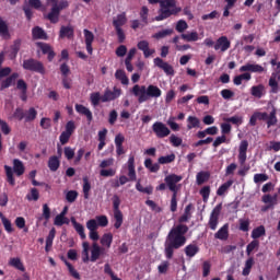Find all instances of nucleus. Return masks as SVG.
Returning a JSON list of instances; mask_svg holds the SVG:
<instances>
[{
  "label": "nucleus",
  "mask_w": 280,
  "mask_h": 280,
  "mask_svg": "<svg viewBox=\"0 0 280 280\" xmlns=\"http://www.w3.org/2000/svg\"><path fill=\"white\" fill-rule=\"evenodd\" d=\"M187 231H189V228L185 224H178L171 229L164 242V255L166 259H172L174 257V250H178V248H183L187 244V237L185 236L187 235Z\"/></svg>",
  "instance_id": "f257e3e1"
},
{
  "label": "nucleus",
  "mask_w": 280,
  "mask_h": 280,
  "mask_svg": "<svg viewBox=\"0 0 280 280\" xmlns=\"http://www.w3.org/2000/svg\"><path fill=\"white\" fill-rule=\"evenodd\" d=\"M131 93L132 95H135V97H138L139 104H143L150 98L159 100V97L163 95V91H161V88L154 84H149L148 86L136 84L131 89Z\"/></svg>",
  "instance_id": "f03ea898"
},
{
  "label": "nucleus",
  "mask_w": 280,
  "mask_h": 280,
  "mask_svg": "<svg viewBox=\"0 0 280 280\" xmlns=\"http://www.w3.org/2000/svg\"><path fill=\"white\" fill-rule=\"evenodd\" d=\"M151 5L160 3L159 15L154 18V21H165L170 16H176L180 12V8L176 7V0H148Z\"/></svg>",
  "instance_id": "7ed1b4c3"
},
{
  "label": "nucleus",
  "mask_w": 280,
  "mask_h": 280,
  "mask_svg": "<svg viewBox=\"0 0 280 280\" xmlns=\"http://www.w3.org/2000/svg\"><path fill=\"white\" fill-rule=\"evenodd\" d=\"M4 172L7 176V182L11 187H14L16 185V179H14L15 176H23L25 174V164H23V161L19 159H13V167L10 165H4Z\"/></svg>",
  "instance_id": "20e7f679"
},
{
  "label": "nucleus",
  "mask_w": 280,
  "mask_h": 280,
  "mask_svg": "<svg viewBox=\"0 0 280 280\" xmlns=\"http://www.w3.org/2000/svg\"><path fill=\"white\" fill-rule=\"evenodd\" d=\"M46 3L51 5L50 12L46 16L50 23H58L60 21V12L69 8V1L67 0H46Z\"/></svg>",
  "instance_id": "39448f33"
},
{
  "label": "nucleus",
  "mask_w": 280,
  "mask_h": 280,
  "mask_svg": "<svg viewBox=\"0 0 280 280\" xmlns=\"http://www.w3.org/2000/svg\"><path fill=\"white\" fill-rule=\"evenodd\" d=\"M128 170L127 176L126 175H120L118 180L120 185H126V183H133L137 180V171L135 168V155H130L126 165L124 166V170Z\"/></svg>",
  "instance_id": "423d86ee"
},
{
  "label": "nucleus",
  "mask_w": 280,
  "mask_h": 280,
  "mask_svg": "<svg viewBox=\"0 0 280 280\" xmlns=\"http://www.w3.org/2000/svg\"><path fill=\"white\" fill-rule=\"evenodd\" d=\"M22 67L24 71H31L32 73H40V75H45V66L34 58L24 59Z\"/></svg>",
  "instance_id": "0eeeda50"
},
{
  "label": "nucleus",
  "mask_w": 280,
  "mask_h": 280,
  "mask_svg": "<svg viewBox=\"0 0 280 280\" xmlns=\"http://www.w3.org/2000/svg\"><path fill=\"white\" fill-rule=\"evenodd\" d=\"M152 130L158 139H165V137H170L172 132L170 127L162 121H155L152 125Z\"/></svg>",
  "instance_id": "6e6552de"
},
{
  "label": "nucleus",
  "mask_w": 280,
  "mask_h": 280,
  "mask_svg": "<svg viewBox=\"0 0 280 280\" xmlns=\"http://www.w3.org/2000/svg\"><path fill=\"white\" fill-rule=\"evenodd\" d=\"M118 97H121V89L114 86L113 91L109 89L105 90L102 102L103 104H106V102H115Z\"/></svg>",
  "instance_id": "1a4fd4ad"
},
{
  "label": "nucleus",
  "mask_w": 280,
  "mask_h": 280,
  "mask_svg": "<svg viewBox=\"0 0 280 280\" xmlns=\"http://www.w3.org/2000/svg\"><path fill=\"white\" fill-rule=\"evenodd\" d=\"M170 191H173V194H178V188L176 187L177 183H180L183 180V176L171 174L164 178Z\"/></svg>",
  "instance_id": "9d476101"
},
{
  "label": "nucleus",
  "mask_w": 280,
  "mask_h": 280,
  "mask_svg": "<svg viewBox=\"0 0 280 280\" xmlns=\"http://www.w3.org/2000/svg\"><path fill=\"white\" fill-rule=\"evenodd\" d=\"M153 65L154 67L162 69V71H164L166 75H174V67L161 59V57H156L155 59H153Z\"/></svg>",
  "instance_id": "9b49d317"
},
{
  "label": "nucleus",
  "mask_w": 280,
  "mask_h": 280,
  "mask_svg": "<svg viewBox=\"0 0 280 280\" xmlns=\"http://www.w3.org/2000/svg\"><path fill=\"white\" fill-rule=\"evenodd\" d=\"M240 73L248 72V73H264L265 69L259 63H250L247 62L240 67Z\"/></svg>",
  "instance_id": "f8f14e48"
},
{
  "label": "nucleus",
  "mask_w": 280,
  "mask_h": 280,
  "mask_svg": "<svg viewBox=\"0 0 280 280\" xmlns=\"http://www.w3.org/2000/svg\"><path fill=\"white\" fill-rule=\"evenodd\" d=\"M231 49V40H229V37L226 36H221L217 39L214 43V50L215 51H229Z\"/></svg>",
  "instance_id": "ddd939ff"
},
{
  "label": "nucleus",
  "mask_w": 280,
  "mask_h": 280,
  "mask_svg": "<svg viewBox=\"0 0 280 280\" xmlns=\"http://www.w3.org/2000/svg\"><path fill=\"white\" fill-rule=\"evenodd\" d=\"M83 35L85 38V49L90 56H93V42L95 40V35L88 28L83 30Z\"/></svg>",
  "instance_id": "4468645a"
},
{
  "label": "nucleus",
  "mask_w": 280,
  "mask_h": 280,
  "mask_svg": "<svg viewBox=\"0 0 280 280\" xmlns=\"http://www.w3.org/2000/svg\"><path fill=\"white\" fill-rule=\"evenodd\" d=\"M222 211V205H218L211 212L209 219V226L212 231L218 229V218H220V212Z\"/></svg>",
  "instance_id": "2eb2a0df"
},
{
  "label": "nucleus",
  "mask_w": 280,
  "mask_h": 280,
  "mask_svg": "<svg viewBox=\"0 0 280 280\" xmlns=\"http://www.w3.org/2000/svg\"><path fill=\"white\" fill-rule=\"evenodd\" d=\"M19 78V73L14 72L7 79L2 80L0 83V91H5V89H10V86L14 85Z\"/></svg>",
  "instance_id": "dca6fc26"
},
{
  "label": "nucleus",
  "mask_w": 280,
  "mask_h": 280,
  "mask_svg": "<svg viewBox=\"0 0 280 280\" xmlns=\"http://www.w3.org/2000/svg\"><path fill=\"white\" fill-rule=\"evenodd\" d=\"M250 95L256 100H261L266 95V85L258 84L250 88Z\"/></svg>",
  "instance_id": "f3484780"
},
{
  "label": "nucleus",
  "mask_w": 280,
  "mask_h": 280,
  "mask_svg": "<svg viewBox=\"0 0 280 280\" xmlns=\"http://www.w3.org/2000/svg\"><path fill=\"white\" fill-rule=\"evenodd\" d=\"M280 72H272L269 79L271 93H279Z\"/></svg>",
  "instance_id": "a211bd4d"
},
{
  "label": "nucleus",
  "mask_w": 280,
  "mask_h": 280,
  "mask_svg": "<svg viewBox=\"0 0 280 280\" xmlns=\"http://www.w3.org/2000/svg\"><path fill=\"white\" fill-rule=\"evenodd\" d=\"M104 253V247L100 246L97 243H93L91 248V257L90 261L95 262L96 260L102 257V254Z\"/></svg>",
  "instance_id": "6ab92c4d"
},
{
  "label": "nucleus",
  "mask_w": 280,
  "mask_h": 280,
  "mask_svg": "<svg viewBox=\"0 0 280 280\" xmlns=\"http://www.w3.org/2000/svg\"><path fill=\"white\" fill-rule=\"evenodd\" d=\"M180 38L183 40H185L186 43H196V42L202 39L200 34H198V32H196V31H191V32H187V33H182Z\"/></svg>",
  "instance_id": "aec40b11"
},
{
  "label": "nucleus",
  "mask_w": 280,
  "mask_h": 280,
  "mask_svg": "<svg viewBox=\"0 0 280 280\" xmlns=\"http://www.w3.org/2000/svg\"><path fill=\"white\" fill-rule=\"evenodd\" d=\"M137 47L140 51H143L144 58H150L155 52L154 49H150V43L148 40H140Z\"/></svg>",
  "instance_id": "412c9836"
},
{
  "label": "nucleus",
  "mask_w": 280,
  "mask_h": 280,
  "mask_svg": "<svg viewBox=\"0 0 280 280\" xmlns=\"http://www.w3.org/2000/svg\"><path fill=\"white\" fill-rule=\"evenodd\" d=\"M75 34V30L71 25L61 26L59 31V38H73Z\"/></svg>",
  "instance_id": "4be33fe9"
},
{
  "label": "nucleus",
  "mask_w": 280,
  "mask_h": 280,
  "mask_svg": "<svg viewBox=\"0 0 280 280\" xmlns=\"http://www.w3.org/2000/svg\"><path fill=\"white\" fill-rule=\"evenodd\" d=\"M125 23H128V18H126V12H122L113 19V25L115 30H121Z\"/></svg>",
  "instance_id": "5701e85b"
},
{
  "label": "nucleus",
  "mask_w": 280,
  "mask_h": 280,
  "mask_svg": "<svg viewBox=\"0 0 280 280\" xmlns=\"http://www.w3.org/2000/svg\"><path fill=\"white\" fill-rule=\"evenodd\" d=\"M0 36L4 38V40L10 39V26L8 25V21L3 20L0 16Z\"/></svg>",
  "instance_id": "b1692460"
},
{
  "label": "nucleus",
  "mask_w": 280,
  "mask_h": 280,
  "mask_svg": "<svg viewBox=\"0 0 280 280\" xmlns=\"http://www.w3.org/2000/svg\"><path fill=\"white\" fill-rule=\"evenodd\" d=\"M261 201L265 205H268V208H273L279 202V196L277 194L275 195H264L261 198Z\"/></svg>",
  "instance_id": "393cba45"
},
{
  "label": "nucleus",
  "mask_w": 280,
  "mask_h": 280,
  "mask_svg": "<svg viewBox=\"0 0 280 280\" xmlns=\"http://www.w3.org/2000/svg\"><path fill=\"white\" fill-rule=\"evenodd\" d=\"M75 110L79 115H84L88 121H93V113L86 106L81 104H75Z\"/></svg>",
  "instance_id": "a878e982"
},
{
  "label": "nucleus",
  "mask_w": 280,
  "mask_h": 280,
  "mask_svg": "<svg viewBox=\"0 0 280 280\" xmlns=\"http://www.w3.org/2000/svg\"><path fill=\"white\" fill-rule=\"evenodd\" d=\"M71 224L73 225L74 231L80 235L81 240H86V233H84V225L79 223L73 217L70 219Z\"/></svg>",
  "instance_id": "bb28decb"
},
{
  "label": "nucleus",
  "mask_w": 280,
  "mask_h": 280,
  "mask_svg": "<svg viewBox=\"0 0 280 280\" xmlns=\"http://www.w3.org/2000/svg\"><path fill=\"white\" fill-rule=\"evenodd\" d=\"M32 35L34 40H47V33L45 30L40 28L39 26H35L32 30Z\"/></svg>",
  "instance_id": "cd10ccee"
},
{
  "label": "nucleus",
  "mask_w": 280,
  "mask_h": 280,
  "mask_svg": "<svg viewBox=\"0 0 280 280\" xmlns=\"http://www.w3.org/2000/svg\"><path fill=\"white\" fill-rule=\"evenodd\" d=\"M9 266H11V268H15V270H20V272H25V266L23 265V261H21V258L19 257L10 258Z\"/></svg>",
  "instance_id": "c85d7f7f"
},
{
  "label": "nucleus",
  "mask_w": 280,
  "mask_h": 280,
  "mask_svg": "<svg viewBox=\"0 0 280 280\" xmlns=\"http://www.w3.org/2000/svg\"><path fill=\"white\" fill-rule=\"evenodd\" d=\"M144 167L149 170L152 174H156L161 170L160 163H152V159L148 158L144 160Z\"/></svg>",
  "instance_id": "c756f323"
},
{
  "label": "nucleus",
  "mask_w": 280,
  "mask_h": 280,
  "mask_svg": "<svg viewBox=\"0 0 280 280\" xmlns=\"http://www.w3.org/2000/svg\"><path fill=\"white\" fill-rule=\"evenodd\" d=\"M215 240L226 241L229 240V224H224L215 234Z\"/></svg>",
  "instance_id": "7c9ffc66"
},
{
  "label": "nucleus",
  "mask_w": 280,
  "mask_h": 280,
  "mask_svg": "<svg viewBox=\"0 0 280 280\" xmlns=\"http://www.w3.org/2000/svg\"><path fill=\"white\" fill-rule=\"evenodd\" d=\"M48 167L50 172H58V168L60 167V158L52 155L48 160Z\"/></svg>",
  "instance_id": "2f4dec72"
},
{
  "label": "nucleus",
  "mask_w": 280,
  "mask_h": 280,
  "mask_svg": "<svg viewBox=\"0 0 280 280\" xmlns=\"http://www.w3.org/2000/svg\"><path fill=\"white\" fill-rule=\"evenodd\" d=\"M200 253V248L196 244H190L185 247V255L188 256L190 259L191 257H196Z\"/></svg>",
  "instance_id": "473e14b6"
},
{
  "label": "nucleus",
  "mask_w": 280,
  "mask_h": 280,
  "mask_svg": "<svg viewBox=\"0 0 280 280\" xmlns=\"http://www.w3.org/2000/svg\"><path fill=\"white\" fill-rule=\"evenodd\" d=\"M38 117V112L36 108L31 107L28 110L24 112V121L28 124L30 121H34Z\"/></svg>",
  "instance_id": "72a5a7b5"
},
{
  "label": "nucleus",
  "mask_w": 280,
  "mask_h": 280,
  "mask_svg": "<svg viewBox=\"0 0 280 280\" xmlns=\"http://www.w3.org/2000/svg\"><path fill=\"white\" fill-rule=\"evenodd\" d=\"M194 128H200V119L196 116H188L187 130H194Z\"/></svg>",
  "instance_id": "f704fd0d"
},
{
  "label": "nucleus",
  "mask_w": 280,
  "mask_h": 280,
  "mask_svg": "<svg viewBox=\"0 0 280 280\" xmlns=\"http://www.w3.org/2000/svg\"><path fill=\"white\" fill-rule=\"evenodd\" d=\"M210 176H211V174H209V172L201 171V172L197 173V175H196L197 185H205V183H207V180H209Z\"/></svg>",
  "instance_id": "c9c22d12"
},
{
  "label": "nucleus",
  "mask_w": 280,
  "mask_h": 280,
  "mask_svg": "<svg viewBox=\"0 0 280 280\" xmlns=\"http://www.w3.org/2000/svg\"><path fill=\"white\" fill-rule=\"evenodd\" d=\"M55 237H56V228H52L49 231V234L46 238V247H45L46 253H49V248H51V246H54Z\"/></svg>",
  "instance_id": "e433bc0d"
},
{
  "label": "nucleus",
  "mask_w": 280,
  "mask_h": 280,
  "mask_svg": "<svg viewBox=\"0 0 280 280\" xmlns=\"http://www.w3.org/2000/svg\"><path fill=\"white\" fill-rule=\"evenodd\" d=\"M112 244H113V233H105L101 237V245L103 246V248H110Z\"/></svg>",
  "instance_id": "4c0bfd02"
},
{
  "label": "nucleus",
  "mask_w": 280,
  "mask_h": 280,
  "mask_svg": "<svg viewBox=\"0 0 280 280\" xmlns=\"http://www.w3.org/2000/svg\"><path fill=\"white\" fill-rule=\"evenodd\" d=\"M174 161H176V154L171 153L168 155L160 156L158 163L160 165H167L170 163H174Z\"/></svg>",
  "instance_id": "58836bf2"
},
{
  "label": "nucleus",
  "mask_w": 280,
  "mask_h": 280,
  "mask_svg": "<svg viewBox=\"0 0 280 280\" xmlns=\"http://www.w3.org/2000/svg\"><path fill=\"white\" fill-rule=\"evenodd\" d=\"M115 78L116 80H119L125 86H127V84H130V80L128 79L124 70H116Z\"/></svg>",
  "instance_id": "ea45409f"
},
{
  "label": "nucleus",
  "mask_w": 280,
  "mask_h": 280,
  "mask_svg": "<svg viewBox=\"0 0 280 280\" xmlns=\"http://www.w3.org/2000/svg\"><path fill=\"white\" fill-rule=\"evenodd\" d=\"M114 226L116 229H121V225L124 224V213H121V210L114 211Z\"/></svg>",
  "instance_id": "a19ab883"
},
{
  "label": "nucleus",
  "mask_w": 280,
  "mask_h": 280,
  "mask_svg": "<svg viewBox=\"0 0 280 280\" xmlns=\"http://www.w3.org/2000/svg\"><path fill=\"white\" fill-rule=\"evenodd\" d=\"M20 50H21V39H15L13 45L11 46V54H10L11 60H14V58H16Z\"/></svg>",
  "instance_id": "79ce46f5"
},
{
  "label": "nucleus",
  "mask_w": 280,
  "mask_h": 280,
  "mask_svg": "<svg viewBox=\"0 0 280 280\" xmlns=\"http://www.w3.org/2000/svg\"><path fill=\"white\" fill-rule=\"evenodd\" d=\"M228 124H233V126H242L244 124V117L234 115L232 117L224 118Z\"/></svg>",
  "instance_id": "37998d69"
},
{
  "label": "nucleus",
  "mask_w": 280,
  "mask_h": 280,
  "mask_svg": "<svg viewBox=\"0 0 280 280\" xmlns=\"http://www.w3.org/2000/svg\"><path fill=\"white\" fill-rule=\"evenodd\" d=\"M254 265H255V259H253V257L248 258L245 261V267L242 271L243 277H248V275H250V270L253 269Z\"/></svg>",
  "instance_id": "c03bdc74"
},
{
  "label": "nucleus",
  "mask_w": 280,
  "mask_h": 280,
  "mask_svg": "<svg viewBox=\"0 0 280 280\" xmlns=\"http://www.w3.org/2000/svg\"><path fill=\"white\" fill-rule=\"evenodd\" d=\"M136 189L137 191H140V194H148V196L152 195V192L154 191V188L152 186L143 187L141 185V180L137 182Z\"/></svg>",
  "instance_id": "a18cd8bd"
},
{
  "label": "nucleus",
  "mask_w": 280,
  "mask_h": 280,
  "mask_svg": "<svg viewBox=\"0 0 280 280\" xmlns=\"http://www.w3.org/2000/svg\"><path fill=\"white\" fill-rule=\"evenodd\" d=\"M191 209H194L191 203L186 206L184 214L179 218V222H188L191 219Z\"/></svg>",
  "instance_id": "49530a36"
},
{
  "label": "nucleus",
  "mask_w": 280,
  "mask_h": 280,
  "mask_svg": "<svg viewBox=\"0 0 280 280\" xmlns=\"http://www.w3.org/2000/svg\"><path fill=\"white\" fill-rule=\"evenodd\" d=\"M82 248H83L82 261H83V264H89V261H91V257H89V249H90L89 242H83Z\"/></svg>",
  "instance_id": "de8ad7c7"
},
{
  "label": "nucleus",
  "mask_w": 280,
  "mask_h": 280,
  "mask_svg": "<svg viewBox=\"0 0 280 280\" xmlns=\"http://www.w3.org/2000/svg\"><path fill=\"white\" fill-rule=\"evenodd\" d=\"M264 235H266V228H264V225H260L252 231L253 240H259V237H264Z\"/></svg>",
  "instance_id": "09e8293b"
},
{
  "label": "nucleus",
  "mask_w": 280,
  "mask_h": 280,
  "mask_svg": "<svg viewBox=\"0 0 280 280\" xmlns=\"http://www.w3.org/2000/svg\"><path fill=\"white\" fill-rule=\"evenodd\" d=\"M38 198H40V192H38V189L31 188L30 194L26 195V200H28V202H36Z\"/></svg>",
  "instance_id": "8fccbe9b"
},
{
  "label": "nucleus",
  "mask_w": 280,
  "mask_h": 280,
  "mask_svg": "<svg viewBox=\"0 0 280 280\" xmlns=\"http://www.w3.org/2000/svg\"><path fill=\"white\" fill-rule=\"evenodd\" d=\"M63 264L67 266L70 275L74 278V279H80V273L78 272V270H75V268H73V265H71V262H69L67 259H65V257L61 258Z\"/></svg>",
  "instance_id": "3c124183"
},
{
  "label": "nucleus",
  "mask_w": 280,
  "mask_h": 280,
  "mask_svg": "<svg viewBox=\"0 0 280 280\" xmlns=\"http://www.w3.org/2000/svg\"><path fill=\"white\" fill-rule=\"evenodd\" d=\"M69 218L62 214H57L54 220L55 226H62L63 224H69Z\"/></svg>",
  "instance_id": "603ef678"
},
{
  "label": "nucleus",
  "mask_w": 280,
  "mask_h": 280,
  "mask_svg": "<svg viewBox=\"0 0 280 280\" xmlns=\"http://www.w3.org/2000/svg\"><path fill=\"white\" fill-rule=\"evenodd\" d=\"M91 191V182H89V177H83V196L85 200H89Z\"/></svg>",
  "instance_id": "864d4df0"
},
{
  "label": "nucleus",
  "mask_w": 280,
  "mask_h": 280,
  "mask_svg": "<svg viewBox=\"0 0 280 280\" xmlns=\"http://www.w3.org/2000/svg\"><path fill=\"white\" fill-rule=\"evenodd\" d=\"M174 34V30L172 28H165L162 30L153 35V38L160 39V38H166V36H172Z\"/></svg>",
  "instance_id": "5fc2aeb1"
},
{
  "label": "nucleus",
  "mask_w": 280,
  "mask_h": 280,
  "mask_svg": "<svg viewBox=\"0 0 280 280\" xmlns=\"http://www.w3.org/2000/svg\"><path fill=\"white\" fill-rule=\"evenodd\" d=\"M277 125V109H272L267 118V128Z\"/></svg>",
  "instance_id": "6e6d98bb"
},
{
  "label": "nucleus",
  "mask_w": 280,
  "mask_h": 280,
  "mask_svg": "<svg viewBox=\"0 0 280 280\" xmlns=\"http://www.w3.org/2000/svg\"><path fill=\"white\" fill-rule=\"evenodd\" d=\"M233 185V180H228L226 183H224L223 185H221L218 190H217V195L218 196H224L226 194V191H229V188Z\"/></svg>",
  "instance_id": "4d7b16f0"
},
{
  "label": "nucleus",
  "mask_w": 280,
  "mask_h": 280,
  "mask_svg": "<svg viewBox=\"0 0 280 280\" xmlns=\"http://www.w3.org/2000/svg\"><path fill=\"white\" fill-rule=\"evenodd\" d=\"M90 102L92 106H100V102H102V95L100 94V92H93L90 95Z\"/></svg>",
  "instance_id": "13d9d810"
},
{
  "label": "nucleus",
  "mask_w": 280,
  "mask_h": 280,
  "mask_svg": "<svg viewBox=\"0 0 280 280\" xmlns=\"http://www.w3.org/2000/svg\"><path fill=\"white\" fill-rule=\"evenodd\" d=\"M188 28H189V24H187L185 20L177 21L175 26L176 32H178L179 34H183V32H185Z\"/></svg>",
  "instance_id": "bf43d9fd"
},
{
  "label": "nucleus",
  "mask_w": 280,
  "mask_h": 280,
  "mask_svg": "<svg viewBox=\"0 0 280 280\" xmlns=\"http://www.w3.org/2000/svg\"><path fill=\"white\" fill-rule=\"evenodd\" d=\"M66 200L67 202L73 203L78 200V190H68L66 191Z\"/></svg>",
  "instance_id": "052dcab7"
},
{
  "label": "nucleus",
  "mask_w": 280,
  "mask_h": 280,
  "mask_svg": "<svg viewBox=\"0 0 280 280\" xmlns=\"http://www.w3.org/2000/svg\"><path fill=\"white\" fill-rule=\"evenodd\" d=\"M200 196L203 198V202H207L209 200V196H211V187L209 186H203L200 191Z\"/></svg>",
  "instance_id": "680f3d73"
},
{
  "label": "nucleus",
  "mask_w": 280,
  "mask_h": 280,
  "mask_svg": "<svg viewBox=\"0 0 280 280\" xmlns=\"http://www.w3.org/2000/svg\"><path fill=\"white\" fill-rule=\"evenodd\" d=\"M167 126H170L171 130H174V132H177V130H180V126L176 122V117L171 116L167 119Z\"/></svg>",
  "instance_id": "e2e57ef3"
},
{
  "label": "nucleus",
  "mask_w": 280,
  "mask_h": 280,
  "mask_svg": "<svg viewBox=\"0 0 280 280\" xmlns=\"http://www.w3.org/2000/svg\"><path fill=\"white\" fill-rule=\"evenodd\" d=\"M150 14V9H148V7H142L140 10V19L142 21V23H144L145 25H148V15Z\"/></svg>",
  "instance_id": "0e129e2a"
},
{
  "label": "nucleus",
  "mask_w": 280,
  "mask_h": 280,
  "mask_svg": "<svg viewBox=\"0 0 280 280\" xmlns=\"http://www.w3.org/2000/svg\"><path fill=\"white\" fill-rule=\"evenodd\" d=\"M16 89L22 91V94L25 95L27 93V83L23 79H19L16 83Z\"/></svg>",
  "instance_id": "69168bd1"
},
{
  "label": "nucleus",
  "mask_w": 280,
  "mask_h": 280,
  "mask_svg": "<svg viewBox=\"0 0 280 280\" xmlns=\"http://www.w3.org/2000/svg\"><path fill=\"white\" fill-rule=\"evenodd\" d=\"M211 273V261L205 260L202 262V277H207Z\"/></svg>",
  "instance_id": "338daca9"
},
{
  "label": "nucleus",
  "mask_w": 280,
  "mask_h": 280,
  "mask_svg": "<svg viewBox=\"0 0 280 280\" xmlns=\"http://www.w3.org/2000/svg\"><path fill=\"white\" fill-rule=\"evenodd\" d=\"M255 248H259V241H257V240L252 241L247 245V247H246L247 255H250V253H253Z\"/></svg>",
  "instance_id": "774afa93"
}]
</instances>
